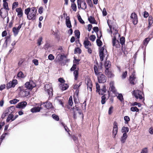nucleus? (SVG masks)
Returning <instances> with one entry per match:
<instances>
[{"label":"nucleus","instance_id":"nucleus-4","mask_svg":"<svg viewBox=\"0 0 153 153\" xmlns=\"http://www.w3.org/2000/svg\"><path fill=\"white\" fill-rule=\"evenodd\" d=\"M134 96L137 99L142 100L143 98V93L141 91L138 90H134L133 91Z\"/></svg>","mask_w":153,"mask_h":153},{"label":"nucleus","instance_id":"nucleus-18","mask_svg":"<svg viewBox=\"0 0 153 153\" xmlns=\"http://www.w3.org/2000/svg\"><path fill=\"white\" fill-rule=\"evenodd\" d=\"M105 74L109 78H112L114 76V75L112 73L110 69L105 70Z\"/></svg>","mask_w":153,"mask_h":153},{"label":"nucleus","instance_id":"nucleus-44","mask_svg":"<svg viewBox=\"0 0 153 153\" xmlns=\"http://www.w3.org/2000/svg\"><path fill=\"white\" fill-rule=\"evenodd\" d=\"M73 102L72 100V96H71L69 99V100L68 101V104L69 105L71 106H72V105L73 104Z\"/></svg>","mask_w":153,"mask_h":153},{"label":"nucleus","instance_id":"nucleus-20","mask_svg":"<svg viewBox=\"0 0 153 153\" xmlns=\"http://www.w3.org/2000/svg\"><path fill=\"white\" fill-rule=\"evenodd\" d=\"M16 11L17 13V16L19 17H21L23 15V11L20 7L16 9Z\"/></svg>","mask_w":153,"mask_h":153},{"label":"nucleus","instance_id":"nucleus-15","mask_svg":"<svg viewBox=\"0 0 153 153\" xmlns=\"http://www.w3.org/2000/svg\"><path fill=\"white\" fill-rule=\"evenodd\" d=\"M87 86L88 89L90 91H91L92 90V85L91 80L88 79L86 82Z\"/></svg>","mask_w":153,"mask_h":153},{"label":"nucleus","instance_id":"nucleus-24","mask_svg":"<svg viewBox=\"0 0 153 153\" xmlns=\"http://www.w3.org/2000/svg\"><path fill=\"white\" fill-rule=\"evenodd\" d=\"M98 66V64H97L95 65H94V73L97 76L100 73H101V72H100L99 71Z\"/></svg>","mask_w":153,"mask_h":153},{"label":"nucleus","instance_id":"nucleus-43","mask_svg":"<svg viewBox=\"0 0 153 153\" xmlns=\"http://www.w3.org/2000/svg\"><path fill=\"white\" fill-rule=\"evenodd\" d=\"M140 153H148V150L147 147L143 148L141 152Z\"/></svg>","mask_w":153,"mask_h":153},{"label":"nucleus","instance_id":"nucleus-16","mask_svg":"<svg viewBox=\"0 0 153 153\" xmlns=\"http://www.w3.org/2000/svg\"><path fill=\"white\" fill-rule=\"evenodd\" d=\"M114 82L113 81H111L110 83V87L109 88V90L111 91H112L113 93L115 94L117 91L115 89V87L114 86Z\"/></svg>","mask_w":153,"mask_h":153},{"label":"nucleus","instance_id":"nucleus-3","mask_svg":"<svg viewBox=\"0 0 153 153\" xmlns=\"http://www.w3.org/2000/svg\"><path fill=\"white\" fill-rule=\"evenodd\" d=\"M99 52V56L101 61H102L103 60L105 56H106V59H107V52L106 49H105L104 46L100 49Z\"/></svg>","mask_w":153,"mask_h":153},{"label":"nucleus","instance_id":"nucleus-32","mask_svg":"<svg viewBox=\"0 0 153 153\" xmlns=\"http://www.w3.org/2000/svg\"><path fill=\"white\" fill-rule=\"evenodd\" d=\"M56 57H58V59L59 61H62L64 59L66 58L65 56L62 55H58Z\"/></svg>","mask_w":153,"mask_h":153},{"label":"nucleus","instance_id":"nucleus-13","mask_svg":"<svg viewBox=\"0 0 153 153\" xmlns=\"http://www.w3.org/2000/svg\"><path fill=\"white\" fill-rule=\"evenodd\" d=\"M130 17L133 24L134 25H136L138 22V19L137 14L134 13H132L131 14Z\"/></svg>","mask_w":153,"mask_h":153},{"label":"nucleus","instance_id":"nucleus-22","mask_svg":"<svg viewBox=\"0 0 153 153\" xmlns=\"http://www.w3.org/2000/svg\"><path fill=\"white\" fill-rule=\"evenodd\" d=\"M127 137V134L126 133H124L120 139L121 142L122 143H125Z\"/></svg>","mask_w":153,"mask_h":153},{"label":"nucleus","instance_id":"nucleus-12","mask_svg":"<svg viewBox=\"0 0 153 153\" xmlns=\"http://www.w3.org/2000/svg\"><path fill=\"white\" fill-rule=\"evenodd\" d=\"M17 84V81L16 79H13L12 81H10L7 84L6 88L8 89L12 87H14Z\"/></svg>","mask_w":153,"mask_h":153},{"label":"nucleus","instance_id":"nucleus-58","mask_svg":"<svg viewBox=\"0 0 153 153\" xmlns=\"http://www.w3.org/2000/svg\"><path fill=\"white\" fill-rule=\"evenodd\" d=\"M75 52L80 53L81 52V50L80 48H77L75 49Z\"/></svg>","mask_w":153,"mask_h":153},{"label":"nucleus","instance_id":"nucleus-35","mask_svg":"<svg viewBox=\"0 0 153 153\" xmlns=\"http://www.w3.org/2000/svg\"><path fill=\"white\" fill-rule=\"evenodd\" d=\"M130 110L131 111L134 112H138L139 111V109H138L136 107H131L130 108Z\"/></svg>","mask_w":153,"mask_h":153},{"label":"nucleus","instance_id":"nucleus-29","mask_svg":"<svg viewBox=\"0 0 153 153\" xmlns=\"http://www.w3.org/2000/svg\"><path fill=\"white\" fill-rule=\"evenodd\" d=\"M105 67L106 69L105 70H107V69H109V68H110L111 64L110 62L109 61H106L105 63Z\"/></svg>","mask_w":153,"mask_h":153},{"label":"nucleus","instance_id":"nucleus-25","mask_svg":"<svg viewBox=\"0 0 153 153\" xmlns=\"http://www.w3.org/2000/svg\"><path fill=\"white\" fill-rule=\"evenodd\" d=\"M117 125H115L113 127V137L115 138L117 132Z\"/></svg>","mask_w":153,"mask_h":153},{"label":"nucleus","instance_id":"nucleus-47","mask_svg":"<svg viewBox=\"0 0 153 153\" xmlns=\"http://www.w3.org/2000/svg\"><path fill=\"white\" fill-rule=\"evenodd\" d=\"M52 118L54 119L55 120H56V121H58L59 120V117L55 115V114H53L52 115Z\"/></svg>","mask_w":153,"mask_h":153},{"label":"nucleus","instance_id":"nucleus-26","mask_svg":"<svg viewBox=\"0 0 153 153\" xmlns=\"http://www.w3.org/2000/svg\"><path fill=\"white\" fill-rule=\"evenodd\" d=\"M99 94H100L103 95L106 92V87L104 85L103 86V87L102 89L100 90V89L98 91Z\"/></svg>","mask_w":153,"mask_h":153},{"label":"nucleus","instance_id":"nucleus-39","mask_svg":"<svg viewBox=\"0 0 153 153\" xmlns=\"http://www.w3.org/2000/svg\"><path fill=\"white\" fill-rule=\"evenodd\" d=\"M19 101V100L17 99H14L13 100H10V102L11 104H15Z\"/></svg>","mask_w":153,"mask_h":153},{"label":"nucleus","instance_id":"nucleus-5","mask_svg":"<svg viewBox=\"0 0 153 153\" xmlns=\"http://www.w3.org/2000/svg\"><path fill=\"white\" fill-rule=\"evenodd\" d=\"M25 87L31 90L36 86V84L32 80L27 82L25 84Z\"/></svg>","mask_w":153,"mask_h":153},{"label":"nucleus","instance_id":"nucleus-33","mask_svg":"<svg viewBox=\"0 0 153 153\" xmlns=\"http://www.w3.org/2000/svg\"><path fill=\"white\" fill-rule=\"evenodd\" d=\"M129 131V128L127 127H123L122 129V132L123 133H126L128 132Z\"/></svg>","mask_w":153,"mask_h":153},{"label":"nucleus","instance_id":"nucleus-7","mask_svg":"<svg viewBox=\"0 0 153 153\" xmlns=\"http://www.w3.org/2000/svg\"><path fill=\"white\" fill-rule=\"evenodd\" d=\"M97 76L98 81L99 83H103L106 82V77L102 73H100Z\"/></svg>","mask_w":153,"mask_h":153},{"label":"nucleus","instance_id":"nucleus-19","mask_svg":"<svg viewBox=\"0 0 153 153\" xmlns=\"http://www.w3.org/2000/svg\"><path fill=\"white\" fill-rule=\"evenodd\" d=\"M27 104V103L26 102H22L19 103L17 105V107L19 108H24L25 107Z\"/></svg>","mask_w":153,"mask_h":153},{"label":"nucleus","instance_id":"nucleus-40","mask_svg":"<svg viewBox=\"0 0 153 153\" xmlns=\"http://www.w3.org/2000/svg\"><path fill=\"white\" fill-rule=\"evenodd\" d=\"M150 40V39L149 38H146L143 41V44L146 46V45Z\"/></svg>","mask_w":153,"mask_h":153},{"label":"nucleus","instance_id":"nucleus-9","mask_svg":"<svg viewBox=\"0 0 153 153\" xmlns=\"http://www.w3.org/2000/svg\"><path fill=\"white\" fill-rule=\"evenodd\" d=\"M78 8L85 10L87 8V5L84 0H77Z\"/></svg>","mask_w":153,"mask_h":153},{"label":"nucleus","instance_id":"nucleus-50","mask_svg":"<svg viewBox=\"0 0 153 153\" xmlns=\"http://www.w3.org/2000/svg\"><path fill=\"white\" fill-rule=\"evenodd\" d=\"M127 74V71H125V72H123L122 75V78L123 79H125L126 76Z\"/></svg>","mask_w":153,"mask_h":153},{"label":"nucleus","instance_id":"nucleus-38","mask_svg":"<svg viewBox=\"0 0 153 153\" xmlns=\"http://www.w3.org/2000/svg\"><path fill=\"white\" fill-rule=\"evenodd\" d=\"M3 7L4 8H4L7 10H9V9L8 7V3L7 2H3Z\"/></svg>","mask_w":153,"mask_h":153},{"label":"nucleus","instance_id":"nucleus-41","mask_svg":"<svg viewBox=\"0 0 153 153\" xmlns=\"http://www.w3.org/2000/svg\"><path fill=\"white\" fill-rule=\"evenodd\" d=\"M74 33L76 35V36L77 37V38H79V36L80 35V32L79 30H76Z\"/></svg>","mask_w":153,"mask_h":153},{"label":"nucleus","instance_id":"nucleus-51","mask_svg":"<svg viewBox=\"0 0 153 153\" xmlns=\"http://www.w3.org/2000/svg\"><path fill=\"white\" fill-rule=\"evenodd\" d=\"M78 20L79 22L82 24H84L85 23L84 22L82 19L81 16L79 15L78 17Z\"/></svg>","mask_w":153,"mask_h":153},{"label":"nucleus","instance_id":"nucleus-56","mask_svg":"<svg viewBox=\"0 0 153 153\" xmlns=\"http://www.w3.org/2000/svg\"><path fill=\"white\" fill-rule=\"evenodd\" d=\"M66 24L67 26L68 27L70 28L71 27V25L70 21L66 22Z\"/></svg>","mask_w":153,"mask_h":153},{"label":"nucleus","instance_id":"nucleus-49","mask_svg":"<svg viewBox=\"0 0 153 153\" xmlns=\"http://www.w3.org/2000/svg\"><path fill=\"white\" fill-rule=\"evenodd\" d=\"M102 100H101V103L102 104H104L105 103V100L106 98V97L105 96V95L103 96L102 97Z\"/></svg>","mask_w":153,"mask_h":153},{"label":"nucleus","instance_id":"nucleus-46","mask_svg":"<svg viewBox=\"0 0 153 153\" xmlns=\"http://www.w3.org/2000/svg\"><path fill=\"white\" fill-rule=\"evenodd\" d=\"M117 97L121 102L123 100V96L122 94H119Z\"/></svg>","mask_w":153,"mask_h":153},{"label":"nucleus","instance_id":"nucleus-57","mask_svg":"<svg viewBox=\"0 0 153 153\" xmlns=\"http://www.w3.org/2000/svg\"><path fill=\"white\" fill-rule=\"evenodd\" d=\"M87 3L88 5L90 7L93 6V4L91 0H87Z\"/></svg>","mask_w":153,"mask_h":153},{"label":"nucleus","instance_id":"nucleus-30","mask_svg":"<svg viewBox=\"0 0 153 153\" xmlns=\"http://www.w3.org/2000/svg\"><path fill=\"white\" fill-rule=\"evenodd\" d=\"M88 20L91 24H95L96 21L94 18L92 16H90L88 18Z\"/></svg>","mask_w":153,"mask_h":153},{"label":"nucleus","instance_id":"nucleus-62","mask_svg":"<svg viewBox=\"0 0 153 153\" xmlns=\"http://www.w3.org/2000/svg\"><path fill=\"white\" fill-rule=\"evenodd\" d=\"M76 65H75V64H74L71 68L70 70L71 71H74V70L76 69Z\"/></svg>","mask_w":153,"mask_h":153},{"label":"nucleus","instance_id":"nucleus-27","mask_svg":"<svg viewBox=\"0 0 153 153\" xmlns=\"http://www.w3.org/2000/svg\"><path fill=\"white\" fill-rule=\"evenodd\" d=\"M68 87V85L66 84L62 83L60 85V89L63 91L66 90Z\"/></svg>","mask_w":153,"mask_h":153},{"label":"nucleus","instance_id":"nucleus-61","mask_svg":"<svg viewBox=\"0 0 153 153\" xmlns=\"http://www.w3.org/2000/svg\"><path fill=\"white\" fill-rule=\"evenodd\" d=\"M54 58V56L52 54H50L48 56V59L51 60H53Z\"/></svg>","mask_w":153,"mask_h":153},{"label":"nucleus","instance_id":"nucleus-37","mask_svg":"<svg viewBox=\"0 0 153 153\" xmlns=\"http://www.w3.org/2000/svg\"><path fill=\"white\" fill-rule=\"evenodd\" d=\"M17 76L18 77L23 78L25 77V76L22 71L19 72L17 75Z\"/></svg>","mask_w":153,"mask_h":153},{"label":"nucleus","instance_id":"nucleus-31","mask_svg":"<svg viewBox=\"0 0 153 153\" xmlns=\"http://www.w3.org/2000/svg\"><path fill=\"white\" fill-rule=\"evenodd\" d=\"M13 115L12 114H10L7 117L6 121L7 122H9L10 120H11V121H13Z\"/></svg>","mask_w":153,"mask_h":153},{"label":"nucleus","instance_id":"nucleus-64","mask_svg":"<svg viewBox=\"0 0 153 153\" xmlns=\"http://www.w3.org/2000/svg\"><path fill=\"white\" fill-rule=\"evenodd\" d=\"M124 120L127 122H128L130 120V118L128 116H125L124 117Z\"/></svg>","mask_w":153,"mask_h":153},{"label":"nucleus","instance_id":"nucleus-2","mask_svg":"<svg viewBox=\"0 0 153 153\" xmlns=\"http://www.w3.org/2000/svg\"><path fill=\"white\" fill-rule=\"evenodd\" d=\"M113 35L114 36L112 39V45L117 48H119L120 47V45L118 40L117 39V37H119L120 35L118 33L117 31L116 30H115V32Z\"/></svg>","mask_w":153,"mask_h":153},{"label":"nucleus","instance_id":"nucleus-1","mask_svg":"<svg viewBox=\"0 0 153 153\" xmlns=\"http://www.w3.org/2000/svg\"><path fill=\"white\" fill-rule=\"evenodd\" d=\"M37 10L35 7H29L25 10V13L27 15V19L29 20H34L36 18Z\"/></svg>","mask_w":153,"mask_h":153},{"label":"nucleus","instance_id":"nucleus-8","mask_svg":"<svg viewBox=\"0 0 153 153\" xmlns=\"http://www.w3.org/2000/svg\"><path fill=\"white\" fill-rule=\"evenodd\" d=\"M129 81L130 83L132 85H134L137 83V79H136L135 72H133L131 75L130 76Z\"/></svg>","mask_w":153,"mask_h":153},{"label":"nucleus","instance_id":"nucleus-54","mask_svg":"<svg viewBox=\"0 0 153 153\" xmlns=\"http://www.w3.org/2000/svg\"><path fill=\"white\" fill-rule=\"evenodd\" d=\"M18 5V3L17 2H14L12 5V9L14 8H16Z\"/></svg>","mask_w":153,"mask_h":153},{"label":"nucleus","instance_id":"nucleus-14","mask_svg":"<svg viewBox=\"0 0 153 153\" xmlns=\"http://www.w3.org/2000/svg\"><path fill=\"white\" fill-rule=\"evenodd\" d=\"M7 10L4 8H1L0 10V15L2 18H5L8 15Z\"/></svg>","mask_w":153,"mask_h":153},{"label":"nucleus","instance_id":"nucleus-52","mask_svg":"<svg viewBox=\"0 0 153 153\" xmlns=\"http://www.w3.org/2000/svg\"><path fill=\"white\" fill-rule=\"evenodd\" d=\"M89 38L90 40L93 42L95 40L96 38V37L94 35H91L90 36Z\"/></svg>","mask_w":153,"mask_h":153},{"label":"nucleus","instance_id":"nucleus-36","mask_svg":"<svg viewBox=\"0 0 153 153\" xmlns=\"http://www.w3.org/2000/svg\"><path fill=\"white\" fill-rule=\"evenodd\" d=\"M74 75L75 77L74 79L75 80H76L78 75V71L76 70L74 71Z\"/></svg>","mask_w":153,"mask_h":153},{"label":"nucleus","instance_id":"nucleus-48","mask_svg":"<svg viewBox=\"0 0 153 153\" xmlns=\"http://www.w3.org/2000/svg\"><path fill=\"white\" fill-rule=\"evenodd\" d=\"M79 59H76L74 58V59L73 60V63H74V64H75V65H78L79 64Z\"/></svg>","mask_w":153,"mask_h":153},{"label":"nucleus","instance_id":"nucleus-60","mask_svg":"<svg viewBox=\"0 0 153 153\" xmlns=\"http://www.w3.org/2000/svg\"><path fill=\"white\" fill-rule=\"evenodd\" d=\"M32 62L33 63H34V64L36 65H38V60L36 59H33L32 61Z\"/></svg>","mask_w":153,"mask_h":153},{"label":"nucleus","instance_id":"nucleus-17","mask_svg":"<svg viewBox=\"0 0 153 153\" xmlns=\"http://www.w3.org/2000/svg\"><path fill=\"white\" fill-rule=\"evenodd\" d=\"M79 109L78 107H77L75 106L73 108H72L71 110L70 111H71L72 112H73L74 113L73 114V117L74 119H76V114L77 113V111H78Z\"/></svg>","mask_w":153,"mask_h":153},{"label":"nucleus","instance_id":"nucleus-55","mask_svg":"<svg viewBox=\"0 0 153 153\" xmlns=\"http://www.w3.org/2000/svg\"><path fill=\"white\" fill-rule=\"evenodd\" d=\"M43 9L42 7H40L38 10V12L39 14H42L43 12Z\"/></svg>","mask_w":153,"mask_h":153},{"label":"nucleus","instance_id":"nucleus-23","mask_svg":"<svg viewBox=\"0 0 153 153\" xmlns=\"http://www.w3.org/2000/svg\"><path fill=\"white\" fill-rule=\"evenodd\" d=\"M84 44L85 47L86 48L88 49L91 48V44L90 42L88 41H85L84 42Z\"/></svg>","mask_w":153,"mask_h":153},{"label":"nucleus","instance_id":"nucleus-6","mask_svg":"<svg viewBox=\"0 0 153 153\" xmlns=\"http://www.w3.org/2000/svg\"><path fill=\"white\" fill-rule=\"evenodd\" d=\"M45 90L48 93L49 97L53 96V90L51 85L49 84H46L45 86Z\"/></svg>","mask_w":153,"mask_h":153},{"label":"nucleus","instance_id":"nucleus-53","mask_svg":"<svg viewBox=\"0 0 153 153\" xmlns=\"http://www.w3.org/2000/svg\"><path fill=\"white\" fill-rule=\"evenodd\" d=\"M42 37H40L38 39L37 41V43L39 46L41 45V42L42 41Z\"/></svg>","mask_w":153,"mask_h":153},{"label":"nucleus","instance_id":"nucleus-34","mask_svg":"<svg viewBox=\"0 0 153 153\" xmlns=\"http://www.w3.org/2000/svg\"><path fill=\"white\" fill-rule=\"evenodd\" d=\"M45 106L47 108H49L52 107V105L50 102H47L45 103Z\"/></svg>","mask_w":153,"mask_h":153},{"label":"nucleus","instance_id":"nucleus-21","mask_svg":"<svg viewBox=\"0 0 153 153\" xmlns=\"http://www.w3.org/2000/svg\"><path fill=\"white\" fill-rule=\"evenodd\" d=\"M100 33V36L99 35L97 34L98 39H97L96 42L97 45L98 46H100L102 44V42L100 39L101 36H102V35L101 33Z\"/></svg>","mask_w":153,"mask_h":153},{"label":"nucleus","instance_id":"nucleus-11","mask_svg":"<svg viewBox=\"0 0 153 153\" xmlns=\"http://www.w3.org/2000/svg\"><path fill=\"white\" fill-rule=\"evenodd\" d=\"M19 95L22 97L27 96L29 94V92L27 89H20L19 93Z\"/></svg>","mask_w":153,"mask_h":153},{"label":"nucleus","instance_id":"nucleus-28","mask_svg":"<svg viewBox=\"0 0 153 153\" xmlns=\"http://www.w3.org/2000/svg\"><path fill=\"white\" fill-rule=\"evenodd\" d=\"M40 108L39 107H35L31 109L30 111L33 113L39 112L40 111Z\"/></svg>","mask_w":153,"mask_h":153},{"label":"nucleus","instance_id":"nucleus-10","mask_svg":"<svg viewBox=\"0 0 153 153\" xmlns=\"http://www.w3.org/2000/svg\"><path fill=\"white\" fill-rule=\"evenodd\" d=\"M25 25V23L22 22L19 24L17 27H15L13 28L12 30L15 36H16L18 34L19 30L21 28L22 26L23 25L24 26Z\"/></svg>","mask_w":153,"mask_h":153},{"label":"nucleus","instance_id":"nucleus-63","mask_svg":"<svg viewBox=\"0 0 153 153\" xmlns=\"http://www.w3.org/2000/svg\"><path fill=\"white\" fill-rule=\"evenodd\" d=\"M113 109V107L112 106H111L108 110V114H111L112 113V110Z\"/></svg>","mask_w":153,"mask_h":153},{"label":"nucleus","instance_id":"nucleus-59","mask_svg":"<svg viewBox=\"0 0 153 153\" xmlns=\"http://www.w3.org/2000/svg\"><path fill=\"white\" fill-rule=\"evenodd\" d=\"M103 15L104 16H106L107 14V13L105 8H103L102 11Z\"/></svg>","mask_w":153,"mask_h":153},{"label":"nucleus","instance_id":"nucleus-42","mask_svg":"<svg viewBox=\"0 0 153 153\" xmlns=\"http://www.w3.org/2000/svg\"><path fill=\"white\" fill-rule=\"evenodd\" d=\"M73 3L71 4V8L74 11H76V4L74 2Z\"/></svg>","mask_w":153,"mask_h":153},{"label":"nucleus","instance_id":"nucleus-45","mask_svg":"<svg viewBox=\"0 0 153 153\" xmlns=\"http://www.w3.org/2000/svg\"><path fill=\"white\" fill-rule=\"evenodd\" d=\"M120 43L122 45L124 44L125 42V38L123 37H122L120 39Z\"/></svg>","mask_w":153,"mask_h":153}]
</instances>
